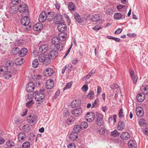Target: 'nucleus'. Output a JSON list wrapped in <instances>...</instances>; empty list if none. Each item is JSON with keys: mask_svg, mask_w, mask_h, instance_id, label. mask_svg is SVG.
Segmentation results:
<instances>
[{"mask_svg": "<svg viewBox=\"0 0 148 148\" xmlns=\"http://www.w3.org/2000/svg\"><path fill=\"white\" fill-rule=\"evenodd\" d=\"M45 92V90H42L38 91L37 92H34V94L35 95V99L36 101L38 102V103L40 104L44 101L45 98L47 99H48L49 96L46 95L45 96L44 94Z\"/></svg>", "mask_w": 148, "mask_h": 148, "instance_id": "1", "label": "nucleus"}, {"mask_svg": "<svg viewBox=\"0 0 148 148\" xmlns=\"http://www.w3.org/2000/svg\"><path fill=\"white\" fill-rule=\"evenodd\" d=\"M50 52L48 54L49 57L51 58H55L58 55V53L55 45H51L49 47Z\"/></svg>", "mask_w": 148, "mask_h": 148, "instance_id": "2", "label": "nucleus"}, {"mask_svg": "<svg viewBox=\"0 0 148 148\" xmlns=\"http://www.w3.org/2000/svg\"><path fill=\"white\" fill-rule=\"evenodd\" d=\"M21 22L22 24L26 26V30H29L30 29L31 26L29 25L30 23V19L29 17L26 15L24 16L21 19Z\"/></svg>", "mask_w": 148, "mask_h": 148, "instance_id": "3", "label": "nucleus"}, {"mask_svg": "<svg viewBox=\"0 0 148 148\" xmlns=\"http://www.w3.org/2000/svg\"><path fill=\"white\" fill-rule=\"evenodd\" d=\"M18 10L20 12L24 13L25 15L29 14V12L27 5L24 3H20L18 8Z\"/></svg>", "mask_w": 148, "mask_h": 148, "instance_id": "4", "label": "nucleus"}, {"mask_svg": "<svg viewBox=\"0 0 148 148\" xmlns=\"http://www.w3.org/2000/svg\"><path fill=\"white\" fill-rule=\"evenodd\" d=\"M96 123L99 126L103 125L104 124L103 115L99 112H97L96 115Z\"/></svg>", "mask_w": 148, "mask_h": 148, "instance_id": "5", "label": "nucleus"}, {"mask_svg": "<svg viewBox=\"0 0 148 148\" xmlns=\"http://www.w3.org/2000/svg\"><path fill=\"white\" fill-rule=\"evenodd\" d=\"M37 116L34 115H32L30 114L27 116V121L29 123H33V125L35 124L37 121Z\"/></svg>", "mask_w": 148, "mask_h": 148, "instance_id": "6", "label": "nucleus"}, {"mask_svg": "<svg viewBox=\"0 0 148 148\" xmlns=\"http://www.w3.org/2000/svg\"><path fill=\"white\" fill-rule=\"evenodd\" d=\"M85 116L86 119V120L89 122H92L95 119V114L92 112H90L87 113L86 114Z\"/></svg>", "mask_w": 148, "mask_h": 148, "instance_id": "7", "label": "nucleus"}, {"mask_svg": "<svg viewBox=\"0 0 148 148\" xmlns=\"http://www.w3.org/2000/svg\"><path fill=\"white\" fill-rule=\"evenodd\" d=\"M35 88L34 84L33 82H30L28 83L26 86V90L28 92H33Z\"/></svg>", "mask_w": 148, "mask_h": 148, "instance_id": "8", "label": "nucleus"}, {"mask_svg": "<svg viewBox=\"0 0 148 148\" xmlns=\"http://www.w3.org/2000/svg\"><path fill=\"white\" fill-rule=\"evenodd\" d=\"M74 18L75 21L79 23H82L84 22V18L81 16L77 13H75L74 14Z\"/></svg>", "mask_w": 148, "mask_h": 148, "instance_id": "9", "label": "nucleus"}, {"mask_svg": "<svg viewBox=\"0 0 148 148\" xmlns=\"http://www.w3.org/2000/svg\"><path fill=\"white\" fill-rule=\"evenodd\" d=\"M82 109L81 108L75 109L72 111V114L75 116H78L82 115Z\"/></svg>", "mask_w": 148, "mask_h": 148, "instance_id": "10", "label": "nucleus"}, {"mask_svg": "<svg viewBox=\"0 0 148 148\" xmlns=\"http://www.w3.org/2000/svg\"><path fill=\"white\" fill-rule=\"evenodd\" d=\"M27 135L23 132H20L18 135V139L20 142H23L27 138Z\"/></svg>", "mask_w": 148, "mask_h": 148, "instance_id": "11", "label": "nucleus"}, {"mask_svg": "<svg viewBox=\"0 0 148 148\" xmlns=\"http://www.w3.org/2000/svg\"><path fill=\"white\" fill-rule=\"evenodd\" d=\"M38 20L40 22H44L47 20V14L45 12H41L39 15Z\"/></svg>", "mask_w": 148, "mask_h": 148, "instance_id": "12", "label": "nucleus"}, {"mask_svg": "<svg viewBox=\"0 0 148 148\" xmlns=\"http://www.w3.org/2000/svg\"><path fill=\"white\" fill-rule=\"evenodd\" d=\"M62 22H60V23H57L59 24L57 28L58 30L60 32L64 31L66 29V25L64 24Z\"/></svg>", "mask_w": 148, "mask_h": 148, "instance_id": "13", "label": "nucleus"}, {"mask_svg": "<svg viewBox=\"0 0 148 148\" xmlns=\"http://www.w3.org/2000/svg\"><path fill=\"white\" fill-rule=\"evenodd\" d=\"M54 85V81L52 79H48L46 82V88L47 89H50L52 88Z\"/></svg>", "mask_w": 148, "mask_h": 148, "instance_id": "14", "label": "nucleus"}, {"mask_svg": "<svg viewBox=\"0 0 148 148\" xmlns=\"http://www.w3.org/2000/svg\"><path fill=\"white\" fill-rule=\"evenodd\" d=\"M125 124L124 121L121 120L118 123L117 128L119 130H122L124 129Z\"/></svg>", "mask_w": 148, "mask_h": 148, "instance_id": "15", "label": "nucleus"}, {"mask_svg": "<svg viewBox=\"0 0 148 148\" xmlns=\"http://www.w3.org/2000/svg\"><path fill=\"white\" fill-rule=\"evenodd\" d=\"M53 72L52 69L48 68L44 70V73L45 76L48 77L52 75L53 74Z\"/></svg>", "mask_w": 148, "mask_h": 148, "instance_id": "16", "label": "nucleus"}, {"mask_svg": "<svg viewBox=\"0 0 148 148\" xmlns=\"http://www.w3.org/2000/svg\"><path fill=\"white\" fill-rule=\"evenodd\" d=\"M67 37V35L66 34L65 32H63L59 34L58 37L60 41H62L65 40Z\"/></svg>", "mask_w": 148, "mask_h": 148, "instance_id": "17", "label": "nucleus"}, {"mask_svg": "<svg viewBox=\"0 0 148 148\" xmlns=\"http://www.w3.org/2000/svg\"><path fill=\"white\" fill-rule=\"evenodd\" d=\"M135 111L136 115L138 116L141 117L143 115L144 112L143 109L140 107L137 108Z\"/></svg>", "mask_w": 148, "mask_h": 148, "instance_id": "18", "label": "nucleus"}, {"mask_svg": "<svg viewBox=\"0 0 148 148\" xmlns=\"http://www.w3.org/2000/svg\"><path fill=\"white\" fill-rule=\"evenodd\" d=\"M78 137V134L74 132H71L69 136L70 139L73 141H75Z\"/></svg>", "mask_w": 148, "mask_h": 148, "instance_id": "19", "label": "nucleus"}, {"mask_svg": "<svg viewBox=\"0 0 148 148\" xmlns=\"http://www.w3.org/2000/svg\"><path fill=\"white\" fill-rule=\"evenodd\" d=\"M128 146L130 148H136L137 146L136 142L134 140H130L128 142Z\"/></svg>", "mask_w": 148, "mask_h": 148, "instance_id": "20", "label": "nucleus"}, {"mask_svg": "<svg viewBox=\"0 0 148 148\" xmlns=\"http://www.w3.org/2000/svg\"><path fill=\"white\" fill-rule=\"evenodd\" d=\"M48 49V47L47 45H42L39 48V51L42 53H45Z\"/></svg>", "mask_w": 148, "mask_h": 148, "instance_id": "21", "label": "nucleus"}, {"mask_svg": "<svg viewBox=\"0 0 148 148\" xmlns=\"http://www.w3.org/2000/svg\"><path fill=\"white\" fill-rule=\"evenodd\" d=\"M101 19V17L99 14H95L92 16L91 20L93 22H96L99 21Z\"/></svg>", "mask_w": 148, "mask_h": 148, "instance_id": "22", "label": "nucleus"}, {"mask_svg": "<svg viewBox=\"0 0 148 148\" xmlns=\"http://www.w3.org/2000/svg\"><path fill=\"white\" fill-rule=\"evenodd\" d=\"M121 137L123 140H127L130 138V134L127 132L123 133L121 135Z\"/></svg>", "mask_w": 148, "mask_h": 148, "instance_id": "23", "label": "nucleus"}, {"mask_svg": "<svg viewBox=\"0 0 148 148\" xmlns=\"http://www.w3.org/2000/svg\"><path fill=\"white\" fill-rule=\"evenodd\" d=\"M43 25L40 23H37L34 27L33 29L34 31H38L42 29Z\"/></svg>", "mask_w": 148, "mask_h": 148, "instance_id": "24", "label": "nucleus"}, {"mask_svg": "<svg viewBox=\"0 0 148 148\" xmlns=\"http://www.w3.org/2000/svg\"><path fill=\"white\" fill-rule=\"evenodd\" d=\"M22 129L25 133H29L30 132V127L28 124H26L23 125Z\"/></svg>", "mask_w": 148, "mask_h": 148, "instance_id": "25", "label": "nucleus"}, {"mask_svg": "<svg viewBox=\"0 0 148 148\" xmlns=\"http://www.w3.org/2000/svg\"><path fill=\"white\" fill-rule=\"evenodd\" d=\"M59 38L56 36H54L51 39V42L53 44L52 45H56L57 44H58L60 42Z\"/></svg>", "mask_w": 148, "mask_h": 148, "instance_id": "26", "label": "nucleus"}, {"mask_svg": "<svg viewBox=\"0 0 148 148\" xmlns=\"http://www.w3.org/2000/svg\"><path fill=\"white\" fill-rule=\"evenodd\" d=\"M27 52V50L26 48H23L20 51L18 55L21 57H23L26 55Z\"/></svg>", "mask_w": 148, "mask_h": 148, "instance_id": "27", "label": "nucleus"}, {"mask_svg": "<svg viewBox=\"0 0 148 148\" xmlns=\"http://www.w3.org/2000/svg\"><path fill=\"white\" fill-rule=\"evenodd\" d=\"M136 99L137 101L141 102L143 101L145 99V95H142V94H138L136 96Z\"/></svg>", "mask_w": 148, "mask_h": 148, "instance_id": "28", "label": "nucleus"}, {"mask_svg": "<svg viewBox=\"0 0 148 148\" xmlns=\"http://www.w3.org/2000/svg\"><path fill=\"white\" fill-rule=\"evenodd\" d=\"M54 16L53 12H49L47 14V20L48 21H52L53 19Z\"/></svg>", "mask_w": 148, "mask_h": 148, "instance_id": "29", "label": "nucleus"}, {"mask_svg": "<svg viewBox=\"0 0 148 148\" xmlns=\"http://www.w3.org/2000/svg\"><path fill=\"white\" fill-rule=\"evenodd\" d=\"M62 15L60 14H57L54 17V19L57 21L56 22L59 23L60 22H63V20Z\"/></svg>", "mask_w": 148, "mask_h": 148, "instance_id": "30", "label": "nucleus"}, {"mask_svg": "<svg viewBox=\"0 0 148 148\" xmlns=\"http://www.w3.org/2000/svg\"><path fill=\"white\" fill-rule=\"evenodd\" d=\"M51 62V58L49 57V56L47 55L45 58L44 59V60L42 62L43 63L44 65H47L49 64Z\"/></svg>", "mask_w": 148, "mask_h": 148, "instance_id": "31", "label": "nucleus"}, {"mask_svg": "<svg viewBox=\"0 0 148 148\" xmlns=\"http://www.w3.org/2000/svg\"><path fill=\"white\" fill-rule=\"evenodd\" d=\"M23 62V59L22 58H20L16 59L14 60V62L16 65H20L22 64Z\"/></svg>", "mask_w": 148, "mask_h": 148, "instance_id": "32", "label": "nucleus"}, {"mask_svg": "<svg viewBox=\"0 0 148 148\" xmlns=\"http://www.w3.org/2000/svg\"><path fill=\"white\" fill-rule=\"evenodd\" d=\"M55 46L56 49L58 51L62 50L63 49L64 47L63 45L60 42L58 43V44H57Z\"/></svg>", "mask_w": 148, "mask_h": 148, "instance_id": "33", "label": "nucleus"}, {"mask_svg": "<svg viewBox=\"0 0 148 148\" xmlns=\"http://www.w3.org/2000/svg\"><path fill=\"white\" fill-rule=\"evenodd\" d=\"M81 127L80 125H76L73 128L74 132L78 134L81 131Z\"/></svg>", "mask_w": 148, "mask_h": 148, "instance_id": "34", "label": "nucleus"}, {"mask_svg": "<svg viewBox=\"0 0 148 148\" xmlns=\"http://www.w3.org/2000/svg\"><path fill=\"white\" fill-rule=\"evenodd\" d=\"M9 12L10 14H13L15 13L18 10V8L14 6H12L9 10Z\"/></svg>", "mask_w": 148, "mask_h": 148, "instance_id": "35", "label": "nucleus"}, {"mask_svg": "<svg viewBox=\"0 0 148 148\" xmlns=\"http://www.w3.org/2000/svg\"><path fill=\"white\" fill-rule=\"evenodd\" d=\"M15 143L12 140H10L7 141L6 143V145L7 147H12L15 145Z\"/></svg>", "mask_w": 148, "mask_h": 148, "instance_id": "36", "label": "nucleus"}, {"mask_svg": "<svg viewBox=\"0 0 148 148\" xmlns=\"http://www.w3.org/2000/svg\"><path fill=\"white\" fill-rule=\"evenodd\" d=\"M47 55L44 54H40L38 57V60L39 62H42L44 60V59L45 58Z\"/></svg>", "mask_w": 148, "mask_h": 148, "instance_id": "37", "label": "nucleus"}, {"mask_svg": "<svg viewBox=\"0 0 148 148\" xmlns=\"http://www.w3.org/2000/svg\"><path fill=\"white\" fill-rule=\"evenodd\" d=\"M125 6L122 5H119L116 6V8L119 11H121L123 10L124 11L125 9V12H126V8H125Z\"/></svg>", "mask_w": 148, "mask_h": 148, "instance_id": "38", "label": "nucleus"}, {"mask_svg": "<svg viewBox=\"0 0 148 148\" xmlns=\"http://www.w3.org/2000/svg\"><path fill=\"white\" fill-rule=\"evenodd\" d=\"M68 7L69 10L70 11H73L75 8V4L72 2H70L69 3Z\"/></svg>", "mask_w": 148, "mask_h": 148, "instance_id": "39", "label": "nucleus"}, {"mask_svg": "<svg viewBox=\"0 0 148 148\" xmlns=\"http://www.w3.org/2000/svg\"><path fill=\"white\" fill-rule=\"evenodd\" d=\"M79 100H75L72 101L71 104V107L73 108H74L79 106Z\"/></svg>", "mask_w": 148, "mask_h": 148, "instance_id": "40", "label": "nucleus"}, {"mask_svg": "<svg viewBox=\"0 0 148 148\" xmlns=\"http://www.w3.org/2000/svg\"><path fill=\"white\" fill-rule=\"evenodd\" d=\"M122 16L123 15L121 13H116L114 14V18L115 19L119 20L121 18Z\"/></svg>", "mask_w": 148, "mask_h": 148, "instance_id": "41", "label": "nucleus"}, {"mask_svg": "<svg viewBox=\"0 0 148 148\" xmlns=\"http://www.w3.org/2000/svg\"><path fill=\"white\" fill-rule=\"evenodd\" d=\"M32 66L34 68H36L39 66V62L37 59L34 60L32 63Z\"/></svg>", "mask_w": 148, "mask_h": 148, "instance_id": "42", "label": "nucleus"}, {"mask_svg": "<svg viewBox=\"0 0 148 148\" xmlns=\"http://www.w3.org/2000/svg\"><path fill=\"white\" fill-rule=\"evenodd\" d=\"M34 97V95L32 94H29L27 96L26 98V101H33V99Z\"/></svg>", "mask_w": 148, "mask_h": 148, "instance_id": "43", "label": "nucleus"}, {"mask_svg": "<svg viewBox=\"0 0 148 148\" xmlns=\"http://www.w3.org/2000/svg\"><path fill=\"white\" fill-rule=\"evenodd\" d=\"M119 117L120 119H123L124 117V114L123 112V109L122 108L120 109L119 113Z\"/></svg>", "mask_w": 148, "mask_h": 148, "instance_id": "44", "label": "nucleus"}, {"mask_svg": "<svg viewBox=\"0 0 148 148\" xmlns=\"http://www.w3.org/2000/svg\"><path fill=\"white\" fill-rule=\"evenodd\" d=\"M72 84V82H70L66 84L65 86L63 88V90L64 91L65 90L70 88Z\"/></svg>", "mask_w": 148, "mask_h": 148, "instance_id": "45", "label": "nucleus"}, {"mask_svg": "<svg viewBox=\"0 0 148 148\" xmlns=\"http://www.w3.org/2000/svg\"><path fill=\"white\" fill-rule=\"evenodd\" d=\"M30 147V143L28 141L25 142L22 145L23 148H29Z\"/></svg>", "mask_w": 148, "mask_h": 148, "instance_id": "46", "label": "nucleus"}, {"mask_svg": "<svg viewBox=\"0 0 148 148\" xmlns=\"http://www.w3.org/2000/svg\"><path fill=\"white\" fill-rule=\"evenodd\" d=\"M119 132H118L116 130H115L111 132V135L115 137L118 136L119 135Z\"/></svg>", "mask_w": 148, "mask_h": 148, "instance_id": "47", "label": "nucleus"}, {"mask_svg": "<svg viewBox=\"0 0 148 148\" xmlns=\"http://www.w3.org/2000/svg\"><path fill=\"white\" fill-rule=\"evenodd\" d=\"M94 93L92 91H90L87 95V97L90 99H92L94 97Z\"/></svg>", "mask_w": 148, "mask_h": 148, "instance_id": "48", "label": "nucleus"}, {"mask_svg": "<svg viewBox=\"0 0 148 148\" xmlns=\"http://www.w3.org/2000/svg\"><path fill=\"white\" fill-rule=\"evenodd\" d=\"M99 99L98 98H97L95 101L92 104V108L94 107L96 108L98 105V103L99 102Z\"/></svg>", "mask_w": 148, "mask_h": 148, "instance_id": "49", "label": "nucleus"}, {"mask_svg": "<svg viewBox=\"0 0 148 148\" xmlns=\"http://www.w3.org/2000/svg\"><path fill=\"white\" fill-rule=\"evenodd\" d=\"M138 123L140 126H142L145 124V120L143 119H140L138 120Z\"/></svg>", "mask_w": 148, "mask_h": 148, "instance_id": "50", "label": "nucleus"}, {"mask_svg": "<svg viewBox=\"0 0 148 148\" xmlns=\"http://www.w3.org/2000/svg\"><path fill=\"white\" fill-rule=\"evenodd\" d=\"M13 64L14 62L11 60L8 61L5 64V65H6L8 67L12 66H13Z\"/></svg>", "mask_w": 148, "mask_h": 148, "instance_id": "51", "label": "nucleus"}, {"mask_svg": "<svg viewBox=\"0 0 148 148\" xmlns=\"http://www.w3.org/2000/svg\"><path fill=\"white\" fill-rule=\"evenodd\" d=\"M119 86L116 83H113L110 86V88L112 89H117V88H118Z\"/></svg>", "mask_w": 148, "mask_h": 148, "instance_id": "52", "label": "nucleus"}, {"mask_svg": "<svg viewBox=\"0 0 148 148\" xmlns=\"http://www.w3.org/2000/svg\"><path fill=\"white\" fill-rule=\"evenodd\" d=\"M142 91L143 94L144 95L148 94V86L145 87Z\"/></svg>", "mask_w": 148, "mask_h": 148, "instance_id": "53", "label": "nucleus"}, {"mask_svg": "<svg viewBox=\"0 0 148 148\" xmlns=\"http://www.w3.org/2000/svg\"><path fill=\"white\" fill-rule=\"evenodd\" d=\"M20 51L19 48L18 47H16L13 49V53L14 55L16 54L17 53L18 54Z\"/></svg>", "mask_w": 148, "mask_h": 148, "instance_id": "54", "label": "nucleus"}, {"mask_svg": "<svg viewBox=\"0 0 148 148\" xmlns=\"http://www.w3.org/2000/svg\"><path fill=\"white\" fill-rule=\"evenodd\" d=\"M81 126L82 128H86L88 126V124L86 122L84 121L81 123Z\"/></svg>", "mask_w": 148, "mask_h": 148, "instance_id": "55", "label": "nucleus"}, {"mask_svg": "<svg viewBox=\"0 0 148 148\" xmlns=\"http://www.w3.org/2000/svg\"><path fill=\"white\" fill-rule=\"evenodd\" d=\"M98 132L99 134H104L105 132V131L104 128L99 127L98 129Z\"/></svg>", "mask_w": 148, "mask_h": 148, "instance_id": "56", "label": "nucleus"}, {"mask_svg": "<svg viewBox=\"0 0 148 148\" xmlns=\"http://www.w3.org/2000/svg\"><path fill=\"white\" fill-rule=\"evenodd\" d=\"M8 69V67L6 65L5 66H3L1 67V69H0V72H2V71L5 72L4 73H5L7 71Z\"/></svg>", "mask_w": 148, "mask_h": 148, "instance_id": "57", "label": "nucleus"}, {"mask_svg": "<svg viewBox=\"0 0 148 148\" xmlns=\"http://www.w3.org/2000/svg\"><path fill=\"white\" fill-rule=\"evenodd\" d=\"M69 114V112L68 110H65L63 112V117L66 118V116Z\"/></svg>", "mask_w": 148, "mask_h": 148, "instance_id": "58", "label": "nucleus"}, {"mask_svg": "<svg viewBox=\"0 0 148 148\" xmlns=\"http://www.w3.org/2000/svg\"><path fill=\"white\" fill-rule=\"evenodd\" d=\"M27 102L26 103V106L30 108L31 106L34 103L33 101H27Z\"/></svg>", "mask_w": 148, "mask_h": 148, "instance_id": "59", "label": "nucleus"}, {"mask_svg": "<svg viewBox=\"0 0 148 148\" xmlns=\"http://www.w3.org/2000/svg\"><path fill=\"white\" fill-rule=\"evenodd\" d=\"M112 8H109L105 12L106 14H107L108 15H111L112 13V12H111L110 11H113V10H112Z\"/></svg>", "mask_w": 148, "mask_h": 148, "instance_id": "60", "label": "nucleus"}, {"mask_svg": "<svg viewBox=\"0 0 148 148\" xmlns=\"http://www.w3.org/2000/svg\"><path fill=\"white\" fill-rule=\"evenodd\" d=\"M130 74L131 77H132L134 75V71L133 69L132 68L130 69L129 70Z\"/></svg>", "mask_w": 148, "mask_h": 148, "instance_id": "61", "label": "nucleus"}, {"mask_svg": "<svg viewBox=\"0 0 148 148\" xmlns=\"http://www.w3.org/2000/svg\"><path fill=\"white\" fill-rule=\"evenodd\" d=\"M82 90L84 92H86L88 89V87L86 85H84L82 87Z\"/></svg>", "mask_w": 148, "mask_h": 148, "instance_id": "62", "label": "nucleus"}, {"mask_svg": "<svg viewBox=\"0 0 148 148\" xmlns=\"http://www.w3.org/2000/svg\"><path fill=\"white\" fill-rule=\"evenodd\" d=\"M24 43V41L22 40H19L17 41L16 44L18 46H21Z\"/></svg>", "mask_w": 148, "mask_h": 148, "instance_id": "63", "label": "nucleus"}, {"mask_svg": "<svg viewBox=\"0 0 148 148\" xmlns=\"http://www.w3.org/2000/svg\"><path fill=\"white\" fill-rule=\"evenodd\" d=\"M68 148H75V144L72 143L67 146Z\"/></svg>", "mask_w": 148, "mask_h": 148, "instance_id": "64", "label": "nucleus"}]
</instances>
